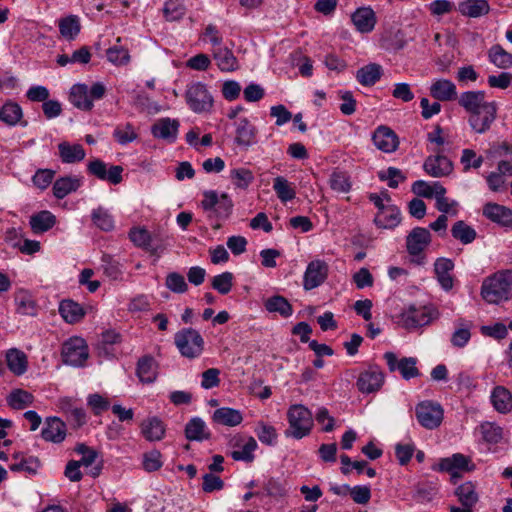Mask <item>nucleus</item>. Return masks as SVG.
<instances>
[{
    "label": "nucleus",
    "instance_id": "obj_1",
    "mask_svg": "<svg viewBox=\"0 0 512 512\" xmlns=\"http://www.w3.org/2000/svg\"><path fill=\"white\" fill-rule=\"evenodd\" d=\"M481 296L489 304L512 299V270H502L484 279Z\"/></svg>",
    "mask_w": 512,
    "mask_h": 512
},
{
    "label": "nucleus",
    "instance_id": "obj_2",
    "mask_svg": "<svg viewBox=\"0 0 512 512\" xmlns=\"http://www.w3.org/2000/svg\"><path fill=\"white\" fill-rule=\"evenodd\" d=\"M287 418L289 428L285 431L286 437L301 439L310 433L313 418L311 412L305 406L301 404L292 405L287 412Z\"/></svg>",
    "mask_w": 512,
    "mask_h": 512
},
{
    "label": "nucleus",
    "instance_id": "obj_3",
    "mask_svg": "<svg viewBox=\"0 0 512 512\" xmlns=\"http://www.w3.org/2000/svg\"><path fill=\"white\" fill-rule=\"evenodd\" d=\"M201 207L209 213L210 218L225 220L232 213L233 202L227 193L219 196L216 191L207 190L203 192Z\"/></svg>",
    "mask_w": 512,
    "mask_h": 512
},
{
    "label": "nucleus",
    "instance_id": "obj_4",
    "mask_svg": "<svg viewBox=\"0 0 512 512\" xmlns=\"http://www.w3.org/2000/svg\"><path fill=\"white\" fill-rule=\"evenodd\" d=\"M174 343L180 354L189 359L199 357L204 350V339L193 328H184L174 336Z\"/></svg>",
    "mask_w": 512,
    "mask_h": 512
},
{
    "label": "nucleus",
    "instance_id": "obj_5",
    "mask_svg": "<svg viewBox=\"0 0 512 512\" xmlns=\"http://www.w3.org/2000/svg\"><path fill=\"white\" fill-rule=\"evenodd\" d=\"M62 360L65 364L82 367L89 357L88 346L84 339L72 337L64 342L61 351Z\"/></svg>",
    "mask_w": 512,
    "mask_h": 512
},
{
    "label": "nucleus",
    "instance_id": "obj_6",
    "mask_svg": "<svg viewBox=\"0 0 512 512\" xmlns=\"http://www.w3.org/2000/svg\"><path fill=\"white\" fill-rule=\"evenodd\" d=\"M187 104L195 113H203L211 110L213 97L206 86L200 82L192 83L187 87L185 93Z\"/></svg>",
    "mask_w": 512,
    "mask_h": 512
},
{
    "label": "nucleus",
    "instance_id": "obj_7",
    "mask_svg": "<svg viewBox=\"0 0 512 512\" xmlns=\"http://www.w3.org/2000/svg\"><path fill=\"white\" fill-rule=\"evenodd\" d=\"M418 422L426 429H435L443 420V409L440 404L423 401L415 408Z\"/></svg>",
    "mask_w": 512,
    "mask_h": 512
},
{
    "label": "nucleus",
    "instance_id": "obj_8",
    "mask_svg": "<svg viewBox=\"0 0 512 512\" xmlns=\"http://www.w3.org/2000/svg\"><path fill=\"white\" fill-rule=\"evenodd\" d=\"M387 366L391 372L398 370L405 380L418 377L420 372L416 367L417 359L414 357H404L398 359L393 352H386L384 354Z\"/></svg>",
    "mask_w": 512,
    "mask_h": 512
},
{
    "label": "nucleus",
    "instance_id": "obj_9",
    "mask_svg": "<svg viewBox=\"0 0 512 512\" xmlns=\"http://www.w3.org/2000/svg\"><path fill=\"white\" fill-rule=\"evenodd\" d=\"M87 171L98 179L108 181L113 185L120 184L123 180L122 166L112 165L107 169V164L100 159L90 161L87 165Z\"/></svg>",
    "mask_w": 512,
    "mask_h": 512
},
{
    "label": "nucleus",
    "instance_id": "obj_10",
    "mask_svg": "<svg viewBox=\"0 0 512 512\" xmlns=\"http://www.w3.org/2000/svg\"><path fill=\"white\" fill-rule=\"evenodd\" d=\"M400 321L408 330L428 325L432 321L431 310L426 306H410L401 313Z\"/></svg>",
    "mask_w": 512,
    "mask_h": 512
},
{
    "label": "nucleus",
    "instance_id": "obj_11",
    "mask_svg": "<svg viewBox=\"0 0 512 512\" xmlns=\"http://www.w3.org/2000/svg\"><path fill=\"white\" fill-rule=\"evenodd\" d=\"M384 380V373L378 366H369L360 373L356 385L360 392L369 394L380 390Z\"/></svg>",
    "mask_w": 512,
    "mask_h": 512
},
{
    "label": "nucleus",
    "instance_id": "obj_12",
    "mask_svg": "<svg viewBox=\"0 0 512 512\" xmlns=\"http://www.w3.org/2000/svg\"><path fill=\"white\" fill-rule=\"evenodd\" d=\"M485 97L484 91H467L460 95L458 103L471 116L497 105L496 102L486 101Z\"/></svg>",
    "mask_w": 512,
    "mask_h": 512
},
{
    "label": "nucleus",
    "instance_id": "obj_13",
    "mask_svg": "<svg viewBox=\"0 0 512 512\" xmlns=\"http://www.w3.org/2000/svg\"><path fill=\"white\" fill-rule=\"evenodd\" d=\"M458 501L461 503L462 508L457 506H450V512H473V507L479 500L476 487L472 482H465L458 486L454 492Z\"/></svg>",
    "mask_w": 512,
    "mask_h": 512
},
{
    "label": "nucleus",
    "instance_id": "obj_14",
    "mask_svg": "<svg viewBox=\"0 0 512 512\" xmlns=\"http://www.w3.org/2000/svg\"><path fill=\"white\" fill-rule=\"evenodd\" d=\"M328 276V265L325 261H311L304 274L303 286L306 290H311L321 285Z\"/></svg>",
    "mask_w": 512,
    "mask_h": 512
},
{
    "label": "nucleus",
    "instance_id": "obj_15",
    "mask_svg": "<svg viewBox=\"0 0 512 512\" xmlns=\"http://www.w3.org/2000/svg\"><path fill=\"white\" fill-rule=\"evenodd\" d=\"M482 214L493 223L504 227H512V209L494 202L486 203L482 208Z\"/></svg>",
    "mask_w": 512,
    "mask_h": 512
},
{
    "label": "nucleus",
    "instance_id": "obj_16",
    "mask_svg": "<svg viewBox=\"0 0 512 512\" xmlns=\"http://www.w3.org/2000/svg\"><path fill=\"white\" fill-rule=\"evenodd\" d=\"M431 243V233L428 229L416 227L406 237L407 251L412 256L420 255Z\"/></svg>",
    "mask_w": 512,
    "mask_h": 512
},
{
    "label": "nucleus",
    "instance_id": "obj_17",
    "mask_svg": "<svg viewBox=\"0 0 512 512\" xmlns=\"http://www.w3.org/2000/svg\"><path fill=\"white\" fill-rule=\"evenodd\" d=\"M374 145L384 153H392L399 146L397 134L387 126H379L372 135Z\"/></svg>",
    "mask_w": 512,
    "mask_h": 512
},
{
    "label": "nucleus",
    "instance_id": "obj_18",
    "mask_svg": "<svg viewBox=\"0 0 512 512\" xmlns=\"http://www.w3.org/2000/svg\"><path fill=\"white\" fill-rule=\"evenodd\" d=\"M497 117V105L481 110L475 115L468 117L471 129L478 134L486 133Z\"/></svg>",
    "mask_w": 512,
    "mask_h": 512
},
{
    "label": "nucleus",
    "instance_id": "obj_19",
    "mask_svg": "<svg viewBox=\"0 0 512 512\" xmlns=\"http://www.w3.org/2000/svg\"><path fill=\"white\" fill-rule=\"evenodd\" d=\"M423 168L430 176L438 178L449 175L453 164L446 156L436 155L427 157Z\"/></svg>",
    "mask_w": 512,
    "mask_h": 512
},
{
    "label": "nucleus",
    "instance_id": "obj_20",
    "mask_svg": "<svg viewBox=\"0 0 512 512\" xmlns=\"http://www.w3.org/2000/svg\"><path fill=\"white\" fill-rule=\"evenodd\" d=\"M475 469V465L471 462V459L463 454L456 453L452 457L443 458L439 463V470L450 472L452 477H456L454 470L461 471H472Z\"/></svg>",
    "mask_w": 512,
    "mask_h": 512
},
{
    "label": "nucleus",
    "instance_id": "obj_21",
    "mask_svg": "<svg viewBox=\"0 0 512 512\" xmlns=\"http://www.w3.org/2000/svg\"><path fill=\"white\" fill-rule=\"evenodd\" d=\"M179 128L178 120L170 118L159 119L151 128L154 137L166 140L170 143L177 138Z\"/></svg>",
    "mask_w": 512,
    "mask_h": 512
},
{
    "label": "nucleus",
    "instance_id": "obj_22",
    "mask_svg": "<svg viewBox=\"0 0 512 512\" xmlns=\"http://www.w3.org/2000/svg\"><path fill=\"white\" fill-rule=\"evenodd\" d=\"M42 437L46 441L60 443L66 436V424L57 417L46 419V427L43 428Z\"/></svg>",
    "mask_w": 512,
    "mask_h": 512
},
{
    "label": "nucleus",
    "instance_id": "obj_23",
    "mask_svg": "<svg viewBox=\"0 0 512 512\" xmlns=\"http://www.w3.org/2000/svg\"><path fill=\"white\" fill-rule=\"evenodd\" d=\"M430 95L438 101H451L456 99L455 84L448 79H438L430 86Z\"/></svg>",
    "mask_w": 512,
    "mask_h": 512
},
{
    "label": "nucleus",
    "instance_id": "obj_24",
    "mask_svg": "<svg viewBox=\"0 0 512 512\" xmlns=\"http://www.w3.org/2000/svg\"><path fill=\"white\" fill-rule=\"evenodd\" d=\"M352 22L359 32L368 33L375 27L376 16L370 7H362L352 14Z\"/></svg>",
    "mask_w": 512,
    "mask_h": 512
},
{
    "label": "nucleus",
    "instance_id": "obj_25",
    "mask_svg": "<svg viewBox=\"0 0 512 512\" xmlns=\"http://www.w3.org/2000/svg\"><path fill=\"white\" fill-rule=\"evenodd\" d=\"M257 130L248 119L241 118L236 122L235 142L242 147H249L255 143Z\"/></svg>",
    "mask_w": 512,
    "mask_h": 512
},
{
    "label": "nucleus",
    "instance_id": "obj_26",
    "mask_svg": "<svg viewBox=\"0 0 512 512\" xmlns=\"http://www.w3.org/2000/svg\"><path fill=\"white\" fill-rule=\"evenodd\" d=\"M454 268V263L448 258H438L434 263V272L441 287L445 290H450L453 287V278L451 271Z\"/></svg>",
    "mask_w": 512,
    "mask_h": 512
},
{
    "label": "nucleus",
    "instance_id": "obj_27",
    "mask_svg": "<svg viewBox=\"0 0 512 512\" xmlns=\"http://www.w3.org/2000/svg\"><path fill=\"white\" fill-rule=\"evenodd\" d=\"M185 437L189 441H203L211 437L206 423L199 417H193L185 426Z\"/></svg>",
    "mask_w": 512,
    "mask_h": 512
},
{
    "label": "nucleus",
    "instance_id": "obj_28",
    "mask_svg": "<svg viewBox=\"0 0 512 512\" xmlns=\"http://www.w3.org/2000/svg\"><path fill=\"white\" fill-rule=\"evenodd\" d=\"M58 151L61 161L66 164L81 162L86 156L81 144H71L66 141L58 145Z\"/></svg>",
    "mask_w": 512,
    "mask_h": 512
},
{
    "label": "nucleus",
    "instance_id": "obj_29",
    "mask_svg": "<svg viewBox=\"0 0 512 512\" xmlns=\"http://www.w3.org/2000/svg\"><path fill=\"white\" fill-rule=\"evenodd\" d=\"M491 403L494 409L501 413L507 414L512 410V394L504 386H496L491 393Z\"/></svg>",
    "mask_w": 512,
    "mask_h": 512
},
{
    "label": "nucleus",
    "instance_id": "obj_30",
    "mask_svg": "<svg viewBox=\"0 0 512 512\" xmlns=\"http://www.w3.org/2000/svg\"><path fill=\"white\" fill-rule=\"evenodd\" d=\"M383 75V68L377 63L364 65L356 72L357 81L365 87L373 86Z\"/></svg>",
    "mask_w": 512,
    "mask_h": 512
},
{
    "label": "nucleus",
    "instance_id": "obj_31",
    "mask_svg": "<svg viewBox=\"0 0 512 512\" xmlns=\"http://www.w3.org/2000/svg\"><path fill=\"white\" fill-rule=\"evenodd\" d=\"M400 211L393 204H387V207L375 216L374 222L380 228L392 229L400 223Z\"/></svg>",
    "mask_w": 512,
    "mask_h": 512
},
{
    "label": "nucleus",
    "instance_id": "obj_32",
    "mask_svg": "<svg viewBox=\"0 0 512 512\" xmlns=\"http://www.w3.org/2000/svg\"><path fill=\"white\" fill-rule=\"evenodd\" d=\"M29 224L34 234H42L56 224V217L47 210L40 211L30 217Z\"/></svg>",
    "mask_w": 512,
    "mask_h": 512
},
{
    "label": "nucleus",
    "instance_id": "obj_33",
    "mask_svg": "<svg viewBox=\"0 0 512 512\" xmlns=\"http://www.w3.org/2000/svg\"><path fill=\"white\" fill-rule=\"evenodd\" d=\"M137 376L143 383H152L157 378V363L152 356L141 357L137 363Z\"/></svg>",
    "mask_w": 512,
    "mask_h": 512
},
{
    "label": "nucleus",
    "instance_id": "obj_34",
    "mask_svg": "<svg viewBox=\"0 0 512 512\" xmlns=\"http://www.w3.org/2000/svg\"><path fill=\"white\" fill-rule=\"evenodd\" d=\"M212 420L217 424L234 427L243 421V416L239 410L221 407L213 412Z\"/></svg>",
    "mask_w": 512,
    "mask_h": 512
},
{
    "label": "nucleus",
    "instance_id": "obj_35",
    "mask_svg": "<svg viewBox=\"0 0 512 512\" xmlns=\"http://www.w3.org/2000/svg\"><path fill=\"white\" fill-rule=\"evenodd\" d=\"M6 363L8 369L17 376L24 374L28 366L27 356L16 348H11L7 351Z\"/></svg>",
    "mask_w": 512,
    "mask_h": 512
},
{
    "label": "nucleus",
    "instance_id": "obj_36",
    "mask_svg": "<svg viewBox=\"0 0 512 512\" xmlns=\"http://www.w3.org/2000/svg\"><path fill=\"white\" fill-rule=\"evenodd\" d=\"M81 186V178L65 176L57 179L53 184V194L57 199H63L68 194L75 192Z\"/></svg>",
    "mask_w": 512,
    "mask_h": 512
},
{
    "label": "nucleus",
    "instance_id": "obj_37",
    "mask_svg": "<svg viewBox=\"0 0 512 512\" xmlns=\"http://www.w3.org/2000/svg\"><path fill=\"white\" fill-rule=\"evenodd\" d=\"M70 102L81 110H91L93 102L88 94V86L85 84L73 85L70 90Z\"/></svg>",
    "mask_w": 512,
    "mask_h": 512
},
{
    "label": "nucleus",
    "instance_id": "obj_38",
    "mask_svg": "<svg viewBox=\"0 0 512 512\" xmlns=\"http://www.w3.org/2000/svg\"><path fill=\"white\" fill-rule=\"evenodd\" d=\"M141 432L146 440L159 441L164 437L165 426L159 418L152 417L142 422Z\"/></svg>",
    "mask_w": 512,
    "mask_h": 512
},
{
    "label": "nucleus",
    "instance_id": "obj_39",
    "mask_svg": "<svg viewBox=\"0 0 512 512\" xmlns=\"http://www.w3.org/2000/svg\"><path fill=\"white\" fill-rule=\"evenodd\" d=\"M265 309L270 313H279L280 316L288 318L293 314V307L289 301L281 296L274 295L264 301Z\"/></svg>",
    "mask_w": 512,
    "mask_h": 512
},
{
    "label": "nucleus",
    "instance_id": "obj_40",
    "mask_svg": "<svg viewBox=\"0 0 512 512\" xmlns=\"http://www.w3.org/2000/svg\"><path fill=\"white\" fill-rule=\"evenodd\" d=\"M489 4L486 0H465L458 5L459 12L468 17L477 18L489 12Z\"/></svg>",
    "mask_w": 512,
    "mask_h": 512
},
{
    "label": "nucleus",
    "instance_id": "obj_41",
    "mask_svg": "<svg viewBox=\"0 0 512 512\" xmlns=\"http://www.w3.org/2000/svg\"><path fill=\"white\" fill-rule=\"evenodd\" d=\"M59 313L70 324L79 322L85 315L84 309L72 300H63L59 305Z\"/></svg>",
    "mask_w": 512,
    "mask_h": 512
},
{
    "label": "nucleus",
    "instance_id": "obj_42",
    "mask_svg": "<svg viewBox=\"0 0 512 512\" xmlns=\"http://www.w3.org/2000/svg\"><path fill=\"white\" fill-rule=\"evenodd\" d=\"M60 35L66 40H74L81 30V24L78 16L69 15L63 17L58 22Z\"/></svg>",
    "mask_w": 512,
    "mask_h": 512
},
{
    "label": "nucleus",
    "instance_id": "obj_43",
    "mask_svg": "<svg viewBox=\"0 0 512 512\" xmlns=\"http://www.w3.org/2000/svg\"><path fill=\"white\" fill-rule=\"evenodd\" d=\"M217 66L222 71H234L237 69V59L227 47H218L212 50Z\"/></svg>",
    "mask_w": 512,
    "mask_h": 512
},
{
    "label": "nucleus",
    "instance_id": "obj_44",
    "mask_svg": "<svg viewBox=\"0 0 512 512\" xmlns=\"http://www.w3.org/2000/svg\"><path fill=\"white\" fill-rule=\"evenodd\" d=\"M471 328L472 324L470 322L462 319L458 320L451 335V344L456 348H464L471 339Z\"/></svg>",
    "mask_w": 512,
    "mask_h": 512
},
{
    "label": "nucleus",
    "instance_id": "obj_45",
    "mask_svg": "<svg viewBox=\"0 0 512 512\" xmlns=\"http://www.w3.org/2000/svg\"><path fill=\"white\" fill-rule=\"evenodd\" d=\"M491 63L500 69L512 68V53L506 51L501 45L495 44L488 50Z\"/></svg>",
    "mask_w": 512,
    "mask_h": 512
},
{
    "label": "nucleus",
    "instance_id": "obj_46",
    "mask_svg": "<svg viewBox=\"0 0 512 512\" xmlns=\"http://www.w3.org/2000/svg\"><path fill=\"white\" fill-rule=\"evenodd\" d=\"M22 108L15 102L8 101L0 109V120L9 126L16 125L22 118Z\"/></svg>",
    "mask_w": 512,
    "mask_h": 512
},
{
    "label": "nucleus",
    "instance_id": "obj_47",
    "mask_svg": "<svg viewBox=\"0 0 512 512\" xmlns=\"http://www.w3.org/2000/svg\"><path fill=\"white\" fill-rule=\"evenodd\" d=\"M34 401L33 395L23 389H14L7 397L8 405L15 410H22Z\"/></svg>",
    "mask_w": 512,
    "mask_h": 512
},
{
    "label": "nucleus",
    "instance_id": "obj_48",
    "mask_svg": "<svg viewBox=\"0 0 512 512\" xmlns=\"http://www.w3.org/2000/svg\"><path fill=\"white\" fill-rule=\"evenodd\" d=\"M15 302L17 305V312L22 315H35L36 304L30 293L26 290H19L15 294Z\"/></svg>",
    "mask_w": 512,
    "mask_h": 512
},
{
    "label": "nucleus",
    "instance_id": "obj_49",
    "mask_svg": "<svg viewBox=\"0 0 512 512\" xmlns=\"http://www.w3.org/2000/svg\"><path fill=\"white\" fill-rule=\"evenodd\" d=\"M452 236L462 244H470L476 238V231L464 221H457L451 228Z\"/></svg>",
    "mask_w": 512,
    "mask_h": 512
},
{
    "label": "nucleus",
    "instance_id": "obj_50",
    "mask_svg": "<svg viewBox=\"0 0 512 512\" xmlns=\"http://www.w3.org/2000/svg\"><path fill=\"white\" fill-rule=\"evenodd\" d=\"M273 189L277 197L282 202H287L295 198L296 192L292 187L291 183L282 176H278L274 179Z\"/></svg>",
    "mask_w": 512,
    "mask_h": 512
},
{
    "label": "nucleus",
    "instance_id": "obj_51",
    "mask_svg": "<svg viewBox=\"0 0 512 512\" xmlns=\"http://www.w3.org/2000/svg\"><path fill=\"white\" fill-rule=\"evenodd\" d=\"M329 185L337 193H348L351 189V181L347 173L338 170L330 175Z\"/></svg>",
    "mask_w": 512,
    "mask_h": 512
},
{
    "label": "nucleus",
    "instance_id": "obj_52",
    "mask_svg": "<svg viewBox=\"0 0 512 512\" xmlns=\"http://www.w3.org/2000/svg\"><path fill=\"white\" fill-rule=\"evenodd\" d=\"M257 448V442L253 437H249L247 442L240 450H234L230 453L235 461L252 462L254 460L253 452Z\"/></svg>",
    "mask_w": 512,
    "mask_h": 512
},
{
    "label": "nucleus",
    "instance_id": "obj_53",
    "mask_svg": "<svg viewBox=\"0 0 512 512\" xmlns=\"http://www.w3.org/2000/svg\"><path fill=\"white\" fill-rule=\"evenodd\" d=\"M258 439L268 446H273L276 443L278 434L276 429L269 424L260 422L255 430Z\"/></svg>",
    "mask_w": 512,
    "mask_h": 512
},
{
    "label": "nucleus",
    "instance_id": "obj_54",
    "mask_svg": "<svg viewBox=\"0 0 512 512\" xmlns=\"http://www.w3.org/2000/svg\"><path fill=\"white\" fill-rule=\"evenodd\" d=\"M104 273L113 280H118L122 275L120 263L111 255L103 254L101 258Z\"/></svg>",
    "mask_w": 512,
    "mask_h": 512
},
{
    "label": "nucleus",
    "instance_id": "obj_55",
    "mask_svg": "<svg viewBox=\"0 0 512 512\" xmlns=\"http://www.w3.org/2000/svg\"><path fill=\"white\" fill-rule=\"evenodd\" d=\"M230 177L237 188L246 189L254 180L253 173L246 168L233 169Z\"/></svg>",
    "mask_w": 512,
    "mask_h": 512
},
{
    "label": "nucleus",
    "instance_id": "obj_56",
    "mask_svg": "<svg viewBox=\"0 0 512 512\" xmlns=\"http://www.w3.org/2000/svg\"><path fill=\"white\" fill-rule=\"evenodd\" d=\"M163 14L167 21H177L184 16L185 7L178 0H169L164 5Z\"/></svg>",
    "mask_w": 512,
    "mask_h": 512
},
{
    "label": "nucleus",
    "instance_id": "obj_57",
    "mask_svg": "<svg viewBox=\"0 0 512 512\" xmlns=\"http://www.w3.org/2000/svg\"><path fill=\"white\" fill-rule=\"evenodd\" d=\"M211 285L213 289L225 295L228 294L233 286V274L231 272H224L213 277Z\"/></svg>",
    "mask_w": 512,
    "mask_h": 512
},
{
    "label": "nucleus",
    "instance_id": "obj_58",
    "mask_svg": "<svg viewBox=\"0 0 512 512\" xmlns=\"http://www.w3.org/2000/svg\"><path fill=\"white\" fill-rule=\"evenodd\" d=\"M480 430L483 439L488 443L496 444L502 439V429L490 422L481 424Z\"/></svg>",
    "mask_w": 512,
    "mask_h": 512
},
{
    "label": "nucleus",
    "instance_id": "obj_59",
    "mask_svg": "<svg viewBox=\"0 0 512 512\" xmlns=\"http://www.w3.org/2000/svg\"><path fill=\"white\" fill-rule=\"evenodd\" d=\"M106 55L107 59L115 65H125L130 61L128 50L121 46L110 47Z\"/></svg>",
    "mask_w": 512,
    "mask_h": 512
},
{
    "label": "nucleus",
    "instance_id": "obj_60",
    "mask_svg": "<svg viewBox=\"0 0 512 512\" xmlns=\"http://www.w3.org/2000/svg\"><path fill=\"white\" fill-rule=\"evenodd\" d=\"M92 220L97 227L104 231H110L114 227L112 216L102 208L94 210L92 213Z\"/></svg>",
    "mask_w": 512,
    "mask_h": 512
},
{
    "label": "nucleus",
    "instance_id": "obj_61",
    "mask_svg": "<svg viewBox=\"0 0 512 512\" xmlns=\"http://www.w3.org/2000/svg\"><path fill=\"white\" fill-rule=\"evenodd\" d=\"M165 284L169 290L175 293H184L188 289L184 277L176 272L167 275Z\"/></svg>",
    "mask_w": 512,
    "mask_h": 512
},
{
    "label": "nucleus",
    "instance_id": "obj_62",
    "mask_svg": "<svg viewBox=\"0 0 512 512\" xmlns=\"http://www.w3.org/2000/svg\"><path fill=\"white\" fill-rule=\"evenodd\" d=\"M87 405L91 408L95 415H100L110 407V402L107 398L98 393L90 394L87 397Z\"/></svg>",
    "mask_w": 512,
    "mask_h": 512
},
{
    "label": "nucleus",
    "instance_id": "obj_63",
    "mask_svg": "<svg viewBox=\"0 0 512 512\" xmlns=\"http://www.w3.org/2000/svg\"><path fill=\"white\" fill-rule=\"evenodd\" d=\"M378 177L382 181L388 180V186L393 189L398 187L399 182H402L406 179L401 170L395 167H389L386 172H379Z\"/></svg>",
    "mask_w": 512,
    "mask_h": 512
},
{
    "label": "nucleus",
    "instance_id": "obj_64",
    "mask_svg": "<svg viewBox=\"0 0 512 512\" xmlns=\"http://www.w3.org/2000/svg\"><path fill=\"white\" fill-rule=\"evenodd\" d=\"M461 163L464 166V171H468L470 168L478 169L483 164V157H476V152L472 149H464L462 151Z\"/></svg>",
    "mask_w": 512,
    "mask_h": 512
}]
</instances>
